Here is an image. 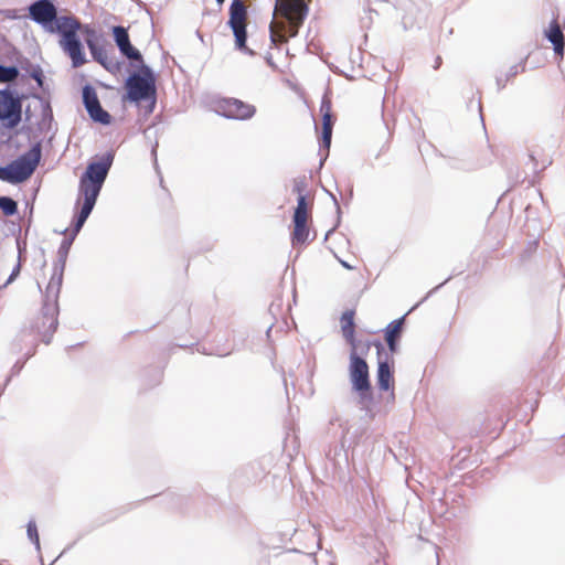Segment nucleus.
I'll return each instance as SVG.
<instances>
[{"label":"nucleus","instance_id":"obj_1","mask_svg":"<svg viewBox=\"0 0 565 565\" xmlns=\"http://www.w3.org/2000/svg\"><path fill=\"white\" fill-rule=\"evenodd\" d=\"M308 12L309 6L305 0H276L274 15L285 21H271L269 31L273 43L284 44L297 36Z\"/></svg>","mask_w":565,"mask_h":565},{"label":"nucleus","instance_id":"obj_2","mask_svg":"<svg viewBox=\"0 0 565 565\" xmlns=\"http://www.w3.org/2000/svg\"><path fill=\"white\" fill-rule=\"evenodd\" d=\"M110 166L111 160L108 158L99 162H92L87 166L85 173L81 177L78 201L83 199V204L75 224L76 231H79L90 214Z\"/></svg>","mask_w":565,"mask_h":565},{"label":"nucleus","instance_id":"obj_3","mask_svg":"<svg viewBox=\"0 0 565 565\" xmlns=\"http://www.w3.org/2000/svg\"><path fill=\"white\" fill-rule=\"evenodd\" d=\"M63 281V269L55 268L45 290V303L42 312L32 326L33 330L41 337V340L49 344L53 333L57 329V299Z\"/></svg>","mask_w":565,"mask_h":565},{"label":"nucleus","instance_id":"obj_4","mask_svg":"<svg viewBox=\"0 0 565 565\" xmlns=\"http://www.w3.org/2000/svg\"><path fill=\"white\" fill-rule=\"evenodd\" d=\"M82 30L81 21L73 15H61L56 20V25L49 28L50 32L60 34L58 44L72 61V66L77 68L84 65L87 60L85 57L84 47L78 36Z\"/></svg>","mask_w":565,"mask_h":565},{"label":"nucleus","instance_id":"obj_5","mask_svg":"<svg viewBox=\"0 0 565 565\" xmlns=\"http://www.w3.org/2000/svg\"><path fill=\"white\" fill-rule=\"evenodd\" d=\"M294 191L298 194V199L292 215L290 241L294 247H301L316 237L312 231L313 200L303 194L305 186L302 184H296Z\"/></svg>","mask_w":565,"mask_h":565},{"label":"nucleus","instance_id":"obj_6","mask_svg":"<svg viewBox=\"0 0 565 565\" xmlns=\"http://www.w3.org/2000/svg\"><path fill=\"white\" fill-rule=\"evenodd\" d=\"M40 160L41 148L36 145L7 167L0 168V180L10 183L24 182L33 174Z\"/></svg>","mask_w":565,"mask_h":565},{"label":"nucleus","instance_id":"obj_7","mask_svg":"<svg viewBox=\"0 0 565 565\" xmlns=\"http://www.w3.org/2000/svg\"><path fill=\"white\" fill-rule=\"evenodd\" d=\"M360 349L350 350L349 375L352 387L361 395L366 396L371 391L370 372L366 361L360 355Z\"/></svg>","mask_w":565,"mask_h":565},{"label":"nucleus","instance_id":"obj_8","mask_svg":"<svg viewBox=\"0 0 565 565\" xmlns=\"http://www.w3.org/2000/svg\"><path fill=\"white\" fill-rule=\"evenodd\" d=\"M247 22V7L242 0H233L230 6V19L227 23L233 31L235 38V45L241 51H248L246 46Z\"/></svg>","mask_w":565,"mask_h":565},{"label":"nucleus","instance_id":"obj_9","mask_svg":"<svg viewBox=\"0 0 565 565\" xmlns=\"http://www.w3.org/2000/svg\"><path fill=\"white\" fill-rule=\"evenodd\" d=\"M141 73L142 75L132 74L126 83L128 98L132 102H140L156 93L154 78L149 67L143 66Z\"/></svg>","mask_w":565,"mask_h":565},{"label":"nucleus","instance_id":"obj_10","mask_svg":"<svg viewBox=\"0 0 565 565\" xmlns=\"http://www.w3.org/2000/svg\"><path fill=\"white\" fill-rule=\"evenodd\" d=\"M217 114L236 120L250 119L256 114V107L238 98L225 97L215 103Z\"/></svg>","mask_w":565,"mask_h":565},{"label":"nucleus","instance_id":"obj_11","mask_svg":"<svg viewBox=\"0 0 565 565\" xmlns=\"http://www.w3.org/2000/svg\"><path fill=\"white\" fill-rule=\"evenodd\" d=\"M30 17L39 24L49 30L51 25H56L57 11L50 0H39L29 8Z\"/></svg>","mask_w":565,"mask_h":565},{"label":"nucleus","instance_id":"obj_12","mask_svg":"<svg viewBox=\"0 0 565 565\" xmlns=\"http://www.w3.org/2000/svg\"><path fill=\"white\" fill-rule=\"evenodd\" d=\"M355 310H345L340 318L341 332L345 341L349 343L351 350L360 349L361 354H366L370 351L371 343L367 341L361 343L355 338V323H354Z\"/></svg>","mask_w":565,"mask_h":565},{"label":"nucleus","instance_id":"obj_13","mask_svg":"<svg viewBox=\"0 0 565 565\" xmlns=\"http://www.w3.org/2000/svg\"><path fill=\"white\" fill-rule=\"evenodd\" d=\"M0 119H8L11 127L21 119V104L8 92H0Z\"/></svg>","mask_w":565,"mask_h":565},{"label":"nucleus","instance_id":"obj_14","mask_svg":"<svg viewBox=\"0 0 565 565\" xmlns=\"http://www.w3.org/2000/svg\"><path fill=\"white\" fill-rule=\"evenodd\" d=\"M320 113L322 116V139L321 146L329 150L331 145L332 129L334 124V117L332 113V102L328 95H324L320 104Z\"/></svg>","mask_w":565,"mask_h":565},{"label":"nucleus","instance_id":"obj_15","mask_svg":"<svg viewBox=\"0 0 565 565\" xmlns=\"http://www.w3.org/2000/svg\"><path fill=\"white\" fill-rule=\"evenodd\" d=\"M83 99L89 116L95 121L102 124L110 122V115L102 108L97 94L92 87L86 86L83 89Z\"/></svg>","mask_w":565,"mask_h":565},{"label":"nucleus","instance_id":"obj_16","mask_svg":"<svg viewBox=\"0 0 565 565\" xmlns=\"http://www.w3.org/2000/svg\"><path fill=\"white\" fill-rule=\"evenodd\" d=\"M113 35H114V40L122 55H125L129 60H134V61H138V62L142 61V56H141L140 52L131 45L128 32L124 26H120V25L114 26Z\"/></svg>","mask_w":565,"mask_h":565},{"label":"nucleus","instance_id":"obj_17","mask_svg":"<svg viewBox=\"0 0 565 565\" xmlns=\"http://www.w3.org/2000/svg\"><path fill=\"white\" fill-rule=\"evenodd\" d=\"M545 36L553 44L555 54L562 60L564 56L565 36L557 20H553L550 23L548 29L545 30Z\"/></svg>","mask_w":565,"mask_h":565},{"label":"nucleus","instance_id":"obj_18","mask_svg":"<svg viewBox=\"0 0 565 565\" xmlns=\"http://www.w3.org/2000/svg\"><path fill=\"white\" fill-rule=\"evenodd\" d=\"M376 377L377 385L381 391H388L394 388V375L388 362H379Z\"/></svg>","mask_w":565,"mask_h":565},{"label":"nucleus","instance_id":"obj_19","mask_svg":"<svg viewBox=\"0 0 565 565\" xmlns=\"http://www.w3.org/2000/svg\"><path fill=\"white\" fill-rule=\"evenodd\" d=\"M404 318L392 321L385 331V340L391 353L396 351V342L402 333Z\"/></svg>","mask_w":565,"mask_h":565},{"label":"nucleus","instance_id":"obj_20","mask_svg":"<svg viewBox=\"0 0 565 565\" xmlns=\"http://www.w3.org/2000/svg\"><path fill=\"white\" fill-rule=\"evenodd\" d=\"M87 46L94 57V60L98 63H100L103 66L107 67L106 60H107V53L106 51L98 46L93 40L87 39L86 41Z\"/></svg>","mask_w":565,"mask_h":565},{"label":"nucleus","instance_id":"obj_21","mask_svg":"<svg viewBox=\"0 0 565 565\" xmlns=\"http://www.w3.org/2000/svg\"><path fill=\"white\" fill-rule=\"evenodd\" d=\"M0 209L2 210L4 215L11 216L17 213L18 204L11 198L0 196Z\"/></svg>","mask_w":565,"mask_h":565},{"label":"nucleus","instance_id":"obj_22","mask_svg":"<svg viewBox=\"0 0 565 565\" xmlns=\"http://www.w3.org/2000/svg\"><path fill=\"white\" fill-rule=\"evenodd\" d=\"M19 75V71L15 66H3L0 65V82L8 83L14 81Z\"/></svg>","mask_w":565,"mask_h":565},{"label":"nucleus","instance_id":"obj_23","mask_svg":"<svg viewBox=\"0 0 565 565\" xmlns=\"http://www.w3.org/2000/svg\"><path fill=\"white\" fill-rule=\"evenodd\" d=\"M28 535L32 541H34L35 543H39L38 529H36V524L34 522H29Z\"/></svg>","mask_w":565,"mask_h":565},{"label":"nucleus","instance_id":"obj_24","mask_svg":"<svg viewBox=\"0 0 565 565\" xmlns=\"http://www.w3.org/2000/svg\"><path fill=\"white\" fill-rule=\"evenodd\" d=\"M441 64V57L440 56H437L436 60H435V65L434 67L437 70Z\"/></svg>","mask_w":565,"mask_h":565},{"label":"nucleus","instance_id":"obj_25","mask_svg":"<svg viewBox=\"0 0 565 565\" xmlns=\"http://www.w3.org/2000/svg\"><path fill=\"white\" fill-rule=\"evenodd\" d=\"M373 344L376 347V349H377L379 351H380V350H382V348H383V347H382V343H381V342H379V341L374 342Z\"/></svg>","mask_w":565,"mask_h":565},{"label":"nucleus","instance_id":"obj_26","mask_svg":"<svg viewBox=\"0 0 565 565\" xmlns=\"http://www.w3.org/2000/svg\"><path fill=\"white\" fill-rule=\"evenodd\" d=\"M18 273H19V269L14 270V271L11 274V276H10V278H9V281H11Z\"/></svg>","mask_w":565,"mask_h":565},{"label":"nucleus","instance_id":"obj_27","mask_svg":"<svg viewBox=\"0 0 565 565\" xmlns=\"http://www.w3.org/2000/svg\"><path fill=\"white\" fill-rule=\"evenodd\" d=\"M85 33H86V34H92V35H93V34H94V31H93V30H90V29H88V28H85Z\"/></svg>","mask_w":565,"mask_h":565},{"label":"nucleus","instance_id":"obj_28","mask_svg":"<svg viewBox=\"0 0 565 565\" xmlns=\"http://www.w3.org/2000/svg\"><path fill=\"white\" fill-rule=\"evenodd\" d=\"M225 0H216V2L222 6L224 3Z\"/></svg>","mask_w":565,"mask_h":565},{"label":"nucleus","instance_id":"obj_29","mask_svg":"<svg viewBox=\"0 0 565 565\" xmlns=\"http://www.w3.org/2000/svg\"><path fill=\"white\" fill-rule=\"evenodd\" d=\"M343 265L347 267V268H351L348 263H343Z\"/></svg>","mask_w":565,"mask_h":565}]
</instances>
